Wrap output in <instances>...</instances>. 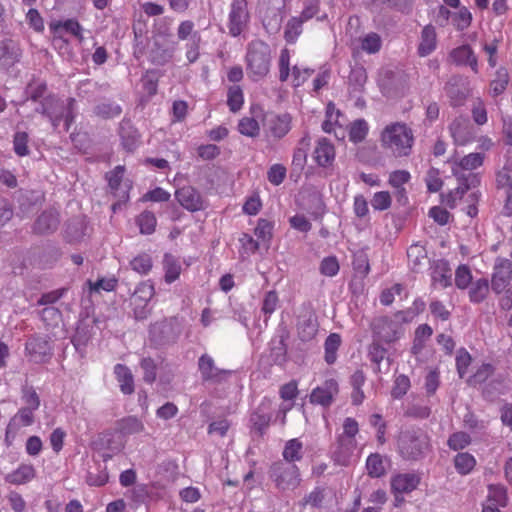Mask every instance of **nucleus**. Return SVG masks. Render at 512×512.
<instances>
[{
  "mask_svg": "<svg viewBox=\"0 0 512 512\" xmlns=\"http://www.w3.org/2000/svg\"><path fill=\"white\" fill-rule=\"evenodd\" d=\"M484 158L482 153H470L460 159L449 160L451 172L458 181V186L445 197V203L450 208H454L457 201L462 199L469 189L480 185L481 177L473 171L483 165Z\"/></svg>",
  "mask_w": 512,
  "mask_h": 512,
  "instance_id": "nucleus-1",
  "label": "nucleus"
},
{
  "mask_svg": "<svg viewBox=\"0 0 512 512\" xmlns=\"http://www.w3.org/2000/svg\"><path fill=\"white\" fill-rule=\"evenodd\" d=\"M397 452L404 461L417 462L431 451V438L421 428H408L399 432L396 440Z\"/></svg>",
  "mask_w": 512,
  "mask_h": 512,
  "instance_id": "nucleus-2",
  "label": "nucleus"
},
{
  "mask_svg": "<svg viewBox=\"0 0 512 512\" xmlns=\"http://www.w3.org/2000/svg\"><path fill=\"white\" fill-rule=\"evenodd\" d=\"M415 137L413 130L404 122H392L384 127L380 134L383 149L395 157H407L411 154Z\"/></svg>",
  "mask_w": 512,
  "mask_h": 512,
  "instance_id": "nucleus-3",
  "label": "nucleus"
},
{
  "mask_svg": "<svg viewBox=\"0 0 512 512\" xmlns=\"http://www.w3.org/2000/svg\"><path fill=\"white\" fill-rule=\"evenodd\" d=\"M272 51L270 45L261 39L251 40L246 47L245 64L247 76L252 81H260L270 71Z\"/></svg>",
  "mask_w": 512,
  "mask_h": 512,
  "instance_id": "nucleus-4",
  "label": "nucleus"
},
{
  "mask_svg": "<svg viewBox=\"0 0 512 512\" xmlns=\"http://www.w3.org/2000/svg\"><path fill=\"white\" fill-rule=\"evenodd\" d=\"M406 324L399 311L391 316H380L371 323L373 334L385 343H393L399 340L404 334L403 325Z\"/></svg>",
  "mask_w": 512,
  "mask_h": 512,
  "instance_id": "nucleus-5",
  "label": "nucleus"
},
{
  "mask_svg": "<svg viewBox=\"0 0 512 512\" xmlns=\"http://www.w3.org/2000/svg\"><path fill=\"white\" fill-rule=\"evenodd\" d=\"M359 432L358 422L351 417H347L343 422V433L337 438V450L334 452V460L347 465L349 457L356 448L355 437Z\"/></svg>",
  "mask_w": 512,
  "mask_h": 512,
  "instance_id": "nucleus-6",
  "label": "nucleus"
},
{
  "mask_svg": "<svg viewBox=\"0 0 512 512\" xmlns=\"http://www.w3.org/2000/svg\"><path fill=\"white\" fill-rule=\"evenodd\" d=\"M250 20L248 0H232L226 22L228 34L231 37H239L248 30Z\"/></svg>",
  "mask_w": 512,
  "mask_h": 512,
  "instance_id": "nucleus-7",
  "label": "nucleus"
},
{
  "mask_svg": "<svg viewBox=\"0 0 512 512\" xmlns=\"http://www.w3.org/2000/svg\"><path fill=\"white\" fill-rule=\"evenodd\" d=\"M271 477L277 488L282 490L295 489L301 481L299 468L295 464L285 466L282 463H275L271 468Z\"/></svg>",
  "mask_w": 512,
  "mask_h": 512,
  "instance_id": "nucleus-8",
  "label": "nucleus"
},
{
  "mask_svg": "<svg viewBox=\"0 0 512 512\" xmlns=\"http://www.w3.org/2000/svg\"><path fill=\"white\" fill-rule=\"evenodd\" d=\"M198 370L203 382L220 384L225 382L233 373L232 370L218 368L209 354H203L198 359Z\"/></svg>",
  "mask_w": 512,
  "mask_h": 512,
  "instance_id": "nucleus-9",
  "label": "nucleus"
},
{
  "mask_svg": "<svg viewBox=\"0 0 512 512\" xmlns=\"http://www.w3.org/2000/svg\"><path fill=\"white\" fill-rule=\"evenodd\" d=\"M175 198L184 209L190 212H198L207 208V201L192 186H183L177 189Z\"/></svg>",
  "mask_w": 512,
  "mask_h": 512,
  "instance_id": "nucleus-10",
  "label": "nucleus"
},
{
  "mask_svg": "<svg viewBox=\"0 0 512 512\" xmlns=\"http://www.w3.org/2000/svg\"><path fill=\"white\" fill-rule=\"evenodd\" d=\"M338 393V382L333 378L327 379L321 386H317L311 391L309 401L311 404L329 407Z\"/></svg>",
  "mask_w": 512,
  "mask_h": 512,
  "instance_id": "nucleus-11",
  "label": "nucleus"
},
{
  "mask_svg": "<svg viewBox=\"0 0 512 512\" xmlns=\"http://www.w3.org/2000/svg\"><path fill=\"white\" fill-rule=\"evenodd\" d=\"M449 133L456 145L464 146L474 140V130L468 118L456 117L449 125Z\"/></svg>",
  "mask_w": 512,
  "mask_h": 512,
  "instance_id": "nucleus-12",
  "label": "nucleus"
},
{
  "mask_svg": "<svg viewBox=\"0 0 512 512\" xmlns=\"http://www.w3.org/2000/svg\"><path fill=\"white\" fill-rule=\"evenodd\" d=\"M512 279V262L508 259H498L494 266L491 285L494 292L502 293Z\"/></svg>",
  "mask_w": 512,
  "mask_h": 512,
  "instance_id": "nucleus-13",
  "label": "nucleus"
},
{
  "mask_svg": "<svg viewBox=\"0 0 512 512\" xmlns=\"http://www.w3.org/2000/svg\"><path fill=\"white\" fill-rule=\"evenodd\" d=\"M49 30L55 39H62V31H65L76 38L80 43L84 40L83 26L77 19L74 18H68L65 20H53L49 23Z\"/></svg>",
  "mask_w": 512,
  "mask_h": 512,
  "instance_id": "nucleus-14",
  "label": "nucleus"
},
{
  "mask_svg": "<svg viewBox=\"0 0 512 512\" xmlns=\"http://www.w3.org/2000/svg\"><path fill=\"white\" fill-rule=\"evenodd\" d=\"M25 350L31 360L36 363L45 362L52 354L49 340L40 336L29 338L26 342Z\"/></svg>",
  "mask_w": 512,
  "mask_h": 512,
  "instance_id": "nucleus-15",
  "label": "nucleus"
},
{
  "mask_svg": "<svg viewBox=\"0 0 512 512\" xmlns=\"http://www.w3.org/2000/svg\"><path fill=\"white\" fill-rule=\"evenodd\" d=\"M65 110L66 106L61 100L54 96H48L44 98L37 112L45 115L51 121L54 129H56L63 119Z\"/></svg>",
  "mask_w": 512,
  "mask_h": 512,
  "instance_id": "nucleus-16",
  "label": "nucleus"
},
{
  "mask_svg": "<svg viewBox=\"0 0 512 512\" xmlns=\"http://www.w3.org/2000/svg\"><path fill=\"white\" fill-rule=\"evenodd\" d=\"M292 117L288 113H269L266 115L265 126L275 138H283L291 130Z\"/></svg>",
  "mask_w": 512,
  "mask_h": 512,
  "instance_id": "nucleus-17",
  "label": "nucleus"
},
{
  "mask_svg": "<svg viewBox=\"0 0 512 512\" xmlns=\"http://www.w3.org/2000/svg\"><path fill=\"white\" fill-rule=\"evenodd\" d=\"M312 157L319 167H332L336 157L335 147L327 138H320L316 142Z\"/></svg>",
  "mask_w": 512,
  "mask_h": 512,
  "instance_id": "nucleus-18",
  "label": "nucleus"
},
{
  "mask_svg": "<svg viewBox=\"0 0 512 512\" xmlns=\"http://www.w3.org/2000/svg\"><path fill=\"white\" fill-rule=\"evenodd\" d=\"M420 482L417 473H398L391 478V491L394 495L408 494L416 490Z\"/></svg>",
  "mask_w": 512,
  "mask_h": 512,
  "instance_id": "nucleus-19",
  "label": "nucleus"
},
{
  "mask_svg": "<svg viewBox=\"0 0 512 512\" xmlns=\"http://www.w3.org/2000/svg\"><path fill=\"white\" fill-rule=\"evenodd\" d=\"M341 116V112L336 109L335 105L332 102L328 103L322 130L326 133H333L337 139H344L343 124L339 121Z\"/></svg>",
  "mask_w": 512,
  "mask_h": 512,
  "instance_id": "nucleus-20",
  "label": "nucleus"
},
{
  "mask_svg": "<svg viewBox=\"0 0 512 512\" xmlns=\"http://www.w3.org/2000/svg\"><path fill=\"white\" fill-rule=\"evenodd\" d=\"M449 58L458 66H469L473 72L478 73V59L469 45H461L454 48Z\"/></svg>",
  "mask_w": 512,
  "mask_h": 512,
  "instance_id": "nucleus-21",
  "label": "nucleus"
},
{
  "mask_svg": "<svg viewBox=\"0 0 512 512\" xmlns=\"http://www.w3.org/2000/svg\"><path fill=\"white\" fill-rule=\"evenodd\" d=\"M271 401L263 400L259 407L251 414L250 422L252 428L259 434L263 435L271 422V414L265 412L270 409Z\"/></svg>",
  "mask_w": 512,
  "mask_h": 512,
  "instance_id": "nucleus-22",
  "label": "nucleus"
},
{
  "mask_svg": "<svg viewBox=\"0 0 512 512\" xmlns=\"http://www.w3.org/2000/svg\"><path fill=\"white\" fill-rule=\"evenodd\" d=\"M59 225V213L54 209L44 211L38 216L34 223L33 230L37 234H48L54 232Z\"/></svg>",
  "mask_w": 512,
  "mask_h": 512,
  "instance_id": "nucleus-23",
  "label": "nucleus"
},
{
  "mask_svg": "<svg viewBox=\"0 0 512 512\" xmlns=\"http://www.w3.org/2000/svg\"><path fill=\"white\" fill-rule=\"evenodd\" d=\"M437 47V33L433 25L428 24L423 27L420 34V41L417 47V53L420 57H426L435 51Z\"/></svg>",
  "mask_w": 512,
  "mask_h": 512,
  "instance_id": "nucleus-24",
  "label": "nucleus"
},
{
  "mask_svg": "<svg viewBox=\"0 0 512 512\" xmlns=\"http://www.w3.org/2000/svg\"><path fill=\"white\" fill-rule=\"evenodd\" d=\"M36 477V470L32 464L21 463L15 470L6 474L5 481L12 485H24Z\"/></svg>",
  "mask_w": 512,
  "mask_h": 512,
  "instance_id": "nucleus-25",
  "label": "nucleus"
},
{
  "mask_svg": "<svg viewBox=\"0 0 512 512\" xmlns=\"http://www.w3.org/2000/svg\"><path fill=\"white\" fill-rule=\"evenodd\" d=\"M408 266L414 272H420L429 262L425 246L414 243L407 249Z\"/></svg>",
  "mask_w": 512,
  "mask_h": 512,
  "instance_id": "nucleus-26",
  "label": "nucleus"
},
{
  "mask_svg": "<svg viewBox=\"0 0 512 512\" xmlns=\"http://www.w3.org/2000/svg\"><path fill=\"white\" fill-rule=\"evenodd\" d=\"M432 284L440 288L451 285L452 271L447 261L437 260L433 263L431 272Z\"/></svg>",
  "mask_w": 512,
  "mask_h": 512,
  "instance_id": "nucleus-27",
  "label": "nucleus"
},
{
  "mask_svg": "<svg viewBox=\"0 0 512 512\" xmlns=\"http://www.w3.org/2000/svg\"><path fill=\"white\" fill-rule=\"evenodd\" d=\"M22 51L17 43L12 40L0 42V65L11 67L19 62Z\"/></svg>",
  "mask_w": 512,
  "mask_h": 512,
  "instance_id": "nucleus-28",
  "label": "nucleus"
},
{
  "mask_svg": "<svg viewBox=\"0 0 512 512\" xmlns=\"http://www.w3.org/2000/svg\"><path fill=\"white\" fill-rule=\"evenodd\" d=\"M114 374L119 382L121 392L126 395L132 394L135 386L131 370L126 365L116 364L114 366Z\"/></svg>",
  "mask_w": 512,
  "mask_h": 512,
  "instance_id": "nucleus-29",
  "label": "nucleus"
},
{
  "mask_svg": "<svg viewBox=\"0 0 512 512\" xmlns=\"http://www.w3.org/2000/svg\"><path fill=\"white\" fill-rule=\"evenodd\" d=\"M385 457L379 453H371L365 463L367 474L371 478H381L386 475Z\"/></svg>",
  "mask_w": 512,
  "mask_h": 512,
  "instance_id": "nucleus-30",
  "label": "nucleus"
},
{
  "mask_svg": "<svg viewBox=\"0 0 512 512\" xmlns=\"http://www.w3.org/2000/svg\"><path fill=\"white\" fill-rule=\"evenodd\" d=\"M164 281L171 284L179 279L182 266L181 263L171 254L166 253L163 258Z\"/></svg>",
  "mask_w": 512,
  "mask_h": 512,
  "instance_id": "nucleus-31",
  "label": "nucleus"
},
{
  "mask_svg": "<svg viewBox=\"0 0 512 512\" xmlns=\"http://www.w3.org/2000/svg\"><path fill=\"white\" fill-rule=\"evenodd\" d=\"M303 22L296 16L291 17L284 27L283 37L288 44H295L303 33Z\"/></svg>",
  "mask_w": 512,
  "mask_h": 512,
  "instance_id": "nucleus-32",
  "label": "nucleus"
},
{
  "mask_svg": "<svg viewBox=\"0 0 512 512\" xmlns=\"http://www.w3.org/2000/svg\"><path fill=\"white\" fill-rule=\"evenodd\" d=\"M139 227L140 233L144 235H151L155 232L157 226V218L152 211L145 210L140 213L135 220Z\"/></svg>",
  "mask_w": 512,
  "mask_h": 512,
  "instance_id": "nucleus-33",
  "label": "nucleus"
},
{
  "mask_svg": "<svg viewBox=\"0 0 512 512\" xmlns=\"http://www.w3.org/2000/svg\"><path fill=\"white\" fill-rule=\"evenodd\" d=\"M473 20L472 13L466 6H461L458 11L451 15V23L457 31H465L471 26Z\"/></svg>",
  "mask_w": 512,
  "mask_h": 512,
  "instance_id": "nucleus-34",
  "label": "nucleus"
},
{
  "mask_svg": "<svg viewBox=\"0 0 512 512\" xmlns=\"http://www.w3.org/2000/svg\"><path fill=\"white\" fill-rule=\"evenodd\" d=\"M410 179L411 175L407 170H395L390 173L388 183L391 187L397 190V195L399 197L406 198V190L403 186L408 183Z\"/></svg>",
  "mask_w": 512,
  "mask_h": 512,
  "instance_id": "nucleus-35",
  "label": "nucleus"
},
{
  "mask_svg": "<svg viewBox=\"0 0 512 512\" xmlns=\"http://www.w3.org/2000/svg\"><path fill=\"white\" fill-rule=\"evenodd\" d=\"M117 429L124 435L138 434L144 430V424L137 417L128 416L118 421Z\"/></svg>",
  "mask_w": 512,
  "mask_h": 512,
  "instance_id": "nucleus-36",
  "label": "nucleus"
},
{
  "mask_svg": "<svg viewBox=\"0 0 512 512\" xmlns=\"http://www.w3.org/2000/svg\"><path fill=\"white\" fill-rule=\"evenodd\" d=\"M282 454L287 462L300 461L303 456V443L297 438L290 439L286 442Z\"/></svg>",
  "mask_w": 512,
  "mask_h": 512,
  "instance_id": "nucleus-37",
  "label": "nucleus"
},
{
  "mask_svg": "<svg viewBox=\"0 0 512 512\" xmlns=\"http://www.w3.org/2000/svg\"><path fill=\"white\" fill-rule=\"evenodd\" d=\"M130 267L140 275L149 274L153 268L151 255L145 252L138 254L130 261Z\"/></svg>",
  "mask_w": 512,
  "mask_h": 512,
  "instance_id": "nucleus-38",
  "label": "nucleus"
},
{
  "mask_svg": "<svg viewBox=\"0 0 512 512\" xmlns=\"http://www.w3.org/2000/svg\"><path fill=\"white\" fill-rule=\"evenodd\" d=\"M369 132L368 123L364 119H357L349 126V140L355 144L365 140Z\"/></svg>",
  "mask_w": 512,
  "mask_h": 512,
  "instance_id": "nucleus-39",
  "label": "nucleus"
},
{
  "mask_svg": "<svg viewBox=\"0 0 512 512\" xmlns=\"http://www.w3.org/2000/svg\"><path fill=\"white\" fill-rule=\"evenodd\" d=\"M509 83V74L506 68L500 67L495 78L490 82V91L494 97L501 95L507 88Z\"/></svg>",
  "mask_w": 512,
  "mask_h": 512,
  "instance_id": "nucleus-40",
  "label": "nucleus"
},
{
  "mask_svg": "<svg viewBox=\"0 0 512 512\" xmlns=\"http://www.w3.org/2000/svg\"><path fill=\"white\" fill-rule=\"evenodd\" d=\"M227 105L233 113L238 112L244 105L243 89L239 85H233L227 91Z\"/></svg>",
  "mask_w": 512,
  "mask_h": 512,
  "instance_id": "nucleus-41",
  "label": "nucleus"
},
{
  "mask_svg": "<svg viewBox=\"0 0 512 512\" xmlns=\"http://www.w3.org/2000/svg\"><path fill=\"white\" fill-rule=\"evenodd\" d=\"M274 223L264 218H260L254 229V234L258 241L269 245L273 238Z\"/></svg>",
  "mask_w": 512,
  "mask_h": 512,
  "instance_id": "nucleus-42",
  "label": "nucleus"
},
{
  "mask_svg": "<svg viewBox=\"0 0 512 512\" xmlns=\"http://www.w3.org/2000/svg\"><path fill=\"white\" fill-rule=\"evenodd\" d=\"M120 135L122 145L127 151L132 152L138 147L140 143V134L133 127L129 126L128 129H126L125 125L123 124L121 126Z\"/></svg>",
  "mask_w": 512,
  "mask_h": 512,
  "instance_id": "nucleus-43",
  "label": "nucleus"
},
{
  "mask_svg": "<svg viewBox=\"0 0 512 512\" xmlns=\"http://www.w3.org/2000/svg\"><path fill=\"white\" fill-rule=\"evenodd\" d=\"M35 411L22 407L17 413L10 419L9 423L14 426L17 430L20 427L31 426L35 422Z\"/></svg>",
  "mask_w": 512,
  "mask_h": 512,
  "instance_id": "nucleus-44",
  "label": "nucleus"
},
{
  "mask_svg": "<svg viewBox=\"0 0 512 512\" xmlns=\"http://www.w3.org/2000/svg\"><path fill=\"white\" fill-rule=\"evenodd\" d=\"M341 345V337L337 333H331L325 340V361L333 364L337 359V351Z\"/></svg>",
  "mask_w": 512,
  "mask_h": 512,
  "instance_id": "nucleus-45",
  "label": "nucleus"
},
{
  "mask_svg": "<svg viewBox=\"0 0 512 512\" xmlns=\"http://www.w3.org/2000/svg\"><path fill=\"white\" fill-rule=\"evenodd\" d=\"M454 465L459 474H469L476 465V459L467 452L458 453L454 458Z\"/></svg>",
  "mask_w": 512,
  "mask_h": 512,
  "instance_id": "nucleus-46",
  "label": "nucleus"
},
{
  "mask_svg": "<svg viewBox=\"0 0 512 512\" xmlns=\"http://www.w3.org/2000/svg\"><path fill=\"white\" fill-rule=\"evenodd\" d=\"M362 51L368 54H375L380 51L382 47V39L379 34L370 32L364 37L360 38Z\"/></svg>",
  "mask_w": 512,
  "mask_h": 512,
  "instance_id": "nucleus-47",
  "label": "nucleus"
},
{
  "mask_svg": "<svg viewBox=\"0 0 512 512\" xmlns=\"http://www.w3.org/2000/svg\"><path fill=\"white\" fill-rule=\"evenodd\" d=\"M489 292V283L487 279H479L472 283L469 298L471 302L480 303L482 302Z\"/></svg>",
  "mask_w": 512,
  "mask_h": 512,
  "instance_id": "nucleus-48",
  "label": "nucleus"
},
{
  "mask_svg": "<svg viewBox=\"0 0 512 512\" xmlns=\"http://www.w3.org/2000/svg\"><path fill=\"white\" fill-rule=\"evenodd\" d=\"M159 73L156 70H147L142 76L143 90L149 97H152L158 92Z\"/></svg>",
  "mask_w": 512,
  "mask_h": 512,
  "instance_id": "nucleus-49",
  "label": "nucleus"
},
{
  "mask_svg": "<svg viewBox=\"0 0 512 512\" xmlns=\"http://www.w3.org/2000/svg\"><path fill=\"white\" fill-rule=\"evenodd\" d=\"M238 131L244 136L255 138L260 133V126L253 117H243L238 123Z\"/></svg>",
  "mask_w": 512,
  "mask_h": 512,
  "instance_id": "nucleus-50",
  "label": "nucleus"
},
{
  "mask_svg": "<svg viewBox=\"0 0 512 512\" xmlns=\"http://www.w3.org/2000/svg\"><path fill=\"white\" fill-rule=\"evenodd\" d=\"M494 373V367L490 363L481 364L476 371L467 379L469 385L484 383Z\"/></svg>",
  "mask_w": 512,
  "mask_h": 512,
  "instance_id": "nucleus-51",
  "label": "nucleus"
},
{
  "mask_svg": "<svg viewBox=\"0 0 512 512\" xmlns=\"http://www.w3.org/2000/svg\"><path fill=\"white\" fill-rule=\"evenodd\" d=\"M172 58L171 52L163 48L158 42H154V45L150 51V62L154 65H165Z\"/></svg>",
  "mask_w": 512,
  "mask_h": 512,
  "instance_id": "nucleus-52",
  "label": "nucleus"
},
{
  "mask_svg": "<svg viewBox=\"0 0 512 512\" xmlns=\"http://www.w3.org/2000/svg\"><path fill=\"white\" fill-rule=\"evenodd\" d=\"M317 331V323L312 319L300 322L297 327L298 336L304 342L312 340L316 336Z\"/></svg>",
  "mask_w": 512,
  "mask_h": 512,
  "instance_id": "nucleus-53",
  "label": "nucleus"
},
{
  "mask_svg": "<svg viewBox=\"0 0 512 512\" xmlns=\"http://www.w3.org/2000/svg\"><path fill=\"white\" fill-rule=\"evenodd\" d=\"M426 303L421 298H416L411 307L406 310L399 311L405 323H411L419 314L423 313Z\"/></svg>",
  "mask_w": 512,
  "mask_h": 512,
  "instance_id": "nucleus-54",
  "label": "nucleus"
},
{
  "mask_svg": "<svg viewBox=\"0 0 512 512\" xmlns=\"http://www.w3.org/2000/svg\"><path fill=\"white\" fill-rule=\"evenodd\" d=\"M29 136L26 132H16L13 137V149L16 155L24 157L29 155Z\"/></svg>",
  "mask_w": 512,
  "mask_h": 512,
  "instance_id": "nucleus-55",
  "label": "nucleus"
},
{
  "mask_svg": "<svg viewBox=\"0 0 512 512\" xmlns=\"http://www.w3.org/2000/svg\"><path fill=\"white\" fill-rule=\"evenodd\" d=\"M410 387L411 383L409 377L407 375L400 374L394 380L391 396L394 399H400L408 392Z\"/></svg>",
  "mask_w": 512,
  "mask_h": 512,
  "instance_id": "nucleus-56",
  "label": "nucleus"
},
{
  "mask_svg": "<svg viewBox=\"0 0 512 512\" xmlns=\"http://www.w3.org/2000/svg\"><path fill=\"white\" fill-rule=\"evenodd\" d=\"M488 500L497 506L505 507L508 501L506 488L502 485H490Z\"/></svg>",
  "mask_w": 512,
  "mask_h": 512,
  "instance_id": "nucleus-57",
  "label": "nucleus"
},
{
  "mask_svg": "<svg viewBox=\"0 0 512 512\" xmlns=\"http://www.w3.org/2000/svg\"><path fill=\"white\" fill-rule=\"evenodd\" d=\"M425 182L427 190L430 193H436L441 190L443 186V180L441 178L440 171L437 168L431 167L426 174Z\"/></svg>",
  "mask_w": 512,
  "mask_h": 512,
  "instance_id": "nucleus-58",
  "label": "nucleus"
},
{
  "mask_svg": "<svg viewBox=\"0 0 512 512\" xmlns=\"http://www.w3.org/2000/svg\"><path fill=\"white\" fill-rule=\"evenodd\" d=\"M354 271L361 277L365 278L370 272V264L367 254L359 252L354 255L352 261Z\"/></svg>",
  "mask_w": 512,
  "mask_h": 512,
  "instance_id": "nucleus-59",
  "label": "nucleus"
},
{
  "mask_svg": "<svg viewBox=\"0 0 512 512\" xmlns=\"http://www.w3.org/2000/svg\"><path fill=\"white\" fill-rule=\"evenodd\" d=\"M90 291L99 292L104 290L106 292L115 291L118 286V279L114 276L110 278H100L96 282L88 281Z\"/></svg>",
  "mask_w": 512,
  "mask_h": 512,
  "instance_id": "nucleus-60",
  "label": "nucleus"
},
{
  "mask_svg": "<svg viewBox=\"0 0 512 512\" xmlns=\"http://www.w3.org/2000/svg\"><path fill=\"white\" fill-rule=\"evenodd\" d=\"M22 401L26 408L36 411L40 407V397L32 386L22 388Z\"/></svg>",
  "mask_w": 512,
  "mask_h": 512,
  "instance_id": "nucleus-61",
  "label": "nucleus"
},
{
  "mask_svg": "<svg viewBox=\"0 0 512 512\" xmlns=\"http://www.w3.org/2000/svg\"><path fill=\"white\" fill-rule=\"evenodd\" d=\"M140 367L143 370V380L148 384H152L157 377V365L151 357L143 358L140 362Z\"/></svg>",
  "mask_w": 512,
  "mask_h": 512,
  "instance_id": "nucleus-62",
  "label": "nucleus"
},
{
  "mask_svg": "<svg viewBox=\"0 0 512 512\" xmlns=\"http://www.w3.org/2000/svg\"><path fill=\"white\" fill-rule=\"evenodd\" d=\"M391 204L392 198L388 191L376 192L371 199V205L373 209L377 211L388 210L391 207Z\"/></svg>",
  "mask_w": 512,
  "mask_h": 512,
  "instance_id": "nucleus-63",
  "label": "nucleus"
},
{
  "mask_svg": "<svg viewBox=\"0 0 512 512\" xmlns=\"http://www.w3.org/2000/svg\"><path fill=\"white\" fill-rule=\"evenodd\" d=\"M497 187L505 189L507 203L512 200V177L506 170H501L496 175Z\"/></svg>",
  "mask_w": 512,
  "mask_h": 512,
  "instance_id": "nucleus-64",
  "label": "nucleus"
}]
</instances>
